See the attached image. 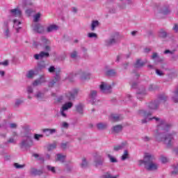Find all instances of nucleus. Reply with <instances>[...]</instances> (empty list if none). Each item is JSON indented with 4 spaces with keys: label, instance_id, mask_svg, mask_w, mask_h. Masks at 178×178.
I'll list each match as a JSON object with an SVG mask.
<instances>
[{
    "label": "nucleus",
    "instance_id": "1",
    "mask_svg": "<svg viewBox=\"0 0 178 178\" xmlns=\"http://www.w3.org/2000/svg\"><path fill=\"white\" fill-rule=\"evenodd\" d=\"M172 126L171 123L161 120H160V124L158 125V130L154 134L156 140L159 142L164 141L168 148L172 147V140H173V134H168V131Z\"/></svg>",
    "mask_w": 178,
    "mask_h": 178
},
{
    "label": "nucleus",
    "instance_id": "2",
    "mask_svg": "<svg viewBox=\"0 0 178 178\" xmlns=\"http://www.w3.org/2000/svg\"><path fill=\"white\" fill-rule=\"evenodd\" d=\"M139 165H144L145 169L148 172H155L158 170L159 165L155 162V156L149 153H145L143 160L138 161Z\"/></svg>",
    "mask_w": 178,
    "mask_h": 178
},
{
    "label": "nucleus",
    "instance_id": "3",
    "mask_svg": "<svg viewBox=\"0 0 178 178\" xmlns=\"http://www.w3.org/2000/svg\"><path fill=\"white\" fill-rule=\"evenodd\" d=\"M137 113L138 115H139V116H142L143 118H144V119L141 120L142 124H145L148 123V122L154 120V119L156 122H159L161 120V118L158 117L149 118V116H152V111H151L140 109L138 111Z\"/></svg>",
    "mask_w": 178,
    "mask_h": 178
},
{
    "label": "nucleus",
    "instance_id": "4",
    "mask_svg": "<svg viewBox=\"0 0 178 178\" xmlns=\"http://www.w3.org/2000/svg\"><path fill=\"white\" fill-rule=\"evenodd\" d=\"M120 41V33L119 32H113L110 38L104 40L105 47H113Z\"/></svg>",
    "mask_w": 178,
    "mask_h": 178
},
{
    "label": "nucleus",
    "instance_id": "5",
    "mask_svg": "<svg viewBox=\"0 0 178 178\" xmlns=\"http://www.w3.org/2000/svg\"><path fill=\"white\" fill-rule=\"evenodd\" d=\"M33 144L34 143L31 136H26L19 143V148H21V149H27V148L33 147Z\"/></svg>",
    "mask_w": 178,
    "mask_h": 178
},
{
    "label": "nucleus",
    "instance_id": "6",
    "mask_svg": "<svg viewBox=\"0 0 178 178\" xmlns=\"http://www.w3.org/2000/svg\"><path fill=\"white\" fill-rule=\"evenodd\" d=\"M99 88L103 94H111L112 92V86L106 82H102Z\"/></svg>",
    "mask_w": 178,
    "mask_h": 178
},
{
    "label": "nucleus",
    "instance_id": "7",
    "mask_svg": "<svg viewBox=\"0 0 178 178\" xmlns=\"http://www.w3.org/2000/svg\"><path fill=\"white\" fill-rule=\"evenodd\" d=\"M11 22H12V19H10L3 22V30L4 37L6 38H9L11 35L10 31L9 30V24Z\"/></svg>",
    "mask_w": 178,
    "mask_h": 178
},
{
    "label": "nucleus",
    "instance_id": "8",
    "mask_svg": "<svg viewBox=\"0 0 178 178\" xmlns=\"http://www.w3.org/2000/svg\"><path fill=\"white\" fill-rule=\"evenodd\" d=\"M78 76H79V78L81 81H86V80H90V77L91 76V74L90 72L86 71V70H79L77 72Z\"/></svg>",
    "mask_w": 178,
    "mask_h": 178
},
{
    "label": "nucleus",
    "instance_id": "9",
    "mask_svg": "<svg viewBox=\"0 0 178 178\" xmlns=\"http://www.w3.org/2000/svg\"><path fill=\"white\" fill-rule=\"evenodd\" d=\"M161 105V102L154 100L146 104V106L150 111H156Z\"/></svg>",
    "mask_w": 178,
    "mask_h": 178
},
{
    "label": "nucleus",
    "instance_id": "10",
    "mask_svg": "<svg viewBox=\"0 0 178 178\" xmlns=\"http://www.w3.org/2000/svg\"><path fill=\"white\" fill-rule=\"evenodd\" d=\"M33 31L35 33H38V34H44L45 32V29L44 28V26L41 25V24H36L33 27Z\"/></svg>",
    "mask_w": 178,
    "mask_h": 178
},
{
    "label": "nucleus",
    "instance_id": "11",
    "mask_svg": "<svg viewBox=\"0 0 178 178\" xmlns=\"http://www.w3.org/2000/svg\"><path fill=\"white\" fill-rule=\"evenodd\" d=\"M104 162L105 159L104 157L102 156H97L94 161L95 168H101V166H104Z\"/></svg>",
    "mask_w": 178,
    "mask_h": 178
},
{
    "label": "nucleus",
    "instance_id": "12",
    "mask_svg": "<svg viewBox=\"0 0 178 178\" xmlns=\"http://www.w3.org/2000/svg\"><path fill=\"white\" fill-rule=\"evenodd\" d=\"M147 95V90L145 87H140L137 91L138 99H144V97Z\"/></svg>",
    "mask_w": 178,
    "mask_h": 178
},
{
    "label": "nucleus",
    "instance_id": "13",
    "mask_svg": "<svg viewBox=\"0 0 178 178\" xmlns=\"http://www.w3.org/2000/svg\"><path fill=\"white\" fill-rule=\"evenodd\" d=\"M47 66H48V64L45 63L44 61H41L38 64L37 67H35V72L40 73V72L44 70V69H47Z\"/></svg>",
    "mask_w": 178,
    "mask_h": 178
},
{
    "label": "nucleus",
    "instance_id": "14",
    "mask_svg": "<svg viewBox=\"0 0 178 178\" xmlns=\"http://www.w3.org/2000/svg\"><path fill=\"white\" fill-rule=\"evenodd\" d=\"M34 58L36 60L44 59V58H49V53L48 51H40L38 54H35Z\"/></svg>",
    "mask_w": 178,
    "mask_h": 178
},
{
    "label": "nucleus",
    "instance_id": "15",
    "mask_svg": "<svg viewBox=\"0 0 178 178\" xmlns=\"http://www.w3.org/2000/svg\"><path fill=\"white\" fill-rule=\"evenodd\" d=\"M10 13L15 17H22V10L19 8L10 10Z\"/></svg>",
    "mask_w": 178,
    "mask_h": 178
},
{
    "label": "nucleus",
    "instance_id": "16",
    "mask_svg": "<svg viewBox=\"0 0 178 178\" xmlns=\"http://www.w3.org/2000/svg\"><path fill=\"white\" fill-rule=\"evenodd\" d=\"M47 80H45V76L44 75H42L40 76L39 79L35 80L33 83V87H37V86H41L42 83H46Z\"/></svg>",
    "mask_w": 178,
    "mask_h": 178
},
{
    "label": "nucleus",
    "instance_id": "17",
    "mask_svg": "<svg viewBox=\"0 0 178 178\" xmlns=\"http://www.w3.org/2000/svg\"><path fill=\"white\" fill-rule=\"evenodd\" d=\"M79 89H74L71 92H70L67 97L70 99V101H72V99H74L77 95H79Z\"/></svg>",
    "mask_w": 178,
    "mask_h": 178
},
{
    "label": "nucleus",
    "instance_id": "18",
    "mask_svg": "<svg viewBox=\"0 0 178 178\" xmlns=\"http://www.w3.org/2000/svg\"><path fill=\"white\" fill-rule=\"evenodd\" d=\"M122 130L123 125L122 124H118L112 127V132L114 133V134L122 133Z\"/></svg>",
    "mask_w": 178,
    "mask_h": 178
},
{
    "label": "nucleus",
    "instance_id": "19",
    "mask_svg": "<svg viewBox=\"0 0 178 178\" xmlns=\"http://www.w3.org/2000/svg\"><path fill=\"white\" fill-rule=\"evenodd\" d=\"M76 111L79 115L84 114V104L79 103L75 106Z\"/></svg>",
    "mask_w": 178,
    "mask_h": 178
},
{
    "label": "nucleus",
    "instance_id": "20",
    "mask_svg": "<svg viewBox=\"0 0 178 178\" xmlns=\"http://www.w3.org/2000/svg\"><path fill=\"white\" fill-rule=\"evenodd\" d=\"M126 145H127V143L126 142L122 143L120 145H115L113 147V151H115V152H118V151H122V149H124Z\"/></svg>",
    "mask_w": 178,
    "mask_h": 178
},
{
    "label": "nucleus",
    "instance_id": "21",
    "mask_svg": "<svg viewBox=\"0 0 178 178\" xmlns=\"http://www.w3.org/2000/svg\"><path fill=\"white\" fill-rule=\"evenodd\" d=\"M42 132L44 133L47 137H49V136L52 134H55L56 133V129H42Z\"/></svg>",
    "mask_w": 178,
    "mask_h": 178
},
{
    "label": "nucleus",
    "instance_id": "22",
    "mask_svg": "<svg viewBox=\"0 0 178 178\" xmlns=\"http://www.w3.org/2000/svg\"><path fill=\"white\" fill-rule=\"evenodd\" d=\"M98 92L95 90H91L89 93V98L92 101V102H95V99L97 98Z\"/></svg>",
    "mask_w": 178,
    "mask_h": 178
},
{
    "label": "nucleus",
    "instance_id": "23",
    "mask_svg": "<svg viewBox=\"0 0 178 178\" xmlns=\"http://www.w3.org/2000/svg\"><path fill=\"white\" fill-rule=\"evenodd\" d=\"M30 173L31 176H41L42 175V170L32 168H31Z\"/></svg>",
    "mask_w": 178,
    "mask_h": 178
},
{
    "label": "nucleus",
    "instance_id": "24",
    "mask_svg": "<svg viewBox=\"0 0 178 178\" xmlns=\"http://www.w3.org/2000/svg\"><path fill=\"white\" fill-rule=\"evenodd\" d=\"M34 97L36 98V99H38V101H42V99L45 98V95L44 92L38 91L34 95Z\"/></svg>",
    "mask_w": 178,
    "mask_h": 178
},
{
    "label": "nucleus",
    "instance_id": "25",
    "mask_svg": "<svg viewBox=\"0 0 178 178\" xmlns=\"http://www.w3.org/2000/svg\"><path fill=\"white\" fill-rule=\"evenodd\" d=\"M111 118L113 120V122H119L123 120V116L119 114H112Z\"/></svg>",
    "mask_w": 178,
    "mask_h": 178
},
{
    "label": "nucleus",
    "instance_id": "26",
    "mask_svg": "<svg viewBox=\"0 0 178 178\" xmlns=\"http://www.w3.org/2000/svg\"><path fill=\"white\" fill-rule=\"evenodd\" d=\"M59 27L56 24H51L47 27V33H52V31H56Z\"/></svg>",
    "mask_w": 178,
    "mask_h": 178
},
{
    "label": "nucleus",
    "instance_id": "27",
    "mask_svg": "<svg viewBox=\"0 0 178 178\" xmlns=\"http://www.w3.org/2000/svg\"><path fill=\"white\" fill-rule=\"evenodd\" d=\"M144 65H145V63L144 61H142L141 59L136 60V62L134 64V67L136 69H140L141 67H144Z\"/></svg>",
    "mask_w": 178,
    "mask_h": 178
},
{
    "label": "nucleus",
    "instance_id": "28",
    "mask_svg": "<svg viewBox=\"0 0 178 178\" xmlns=\"http://www.w3.org/2000/svg\"><path fill=\"white\" fill-rule=\"evenodd\" d=\"M97 27H99V21L98 20L92 21V23L90 25L91 31H95V29H97Z\"/></svg>",
    "mask_w": 178,
    "mask_h": 178
},
{
    "label": "nucleus",
    "instance_id": "29",
    "mask_svg": "<svg viewBox=\"0 0 178 178\" xmlns=\"http://www.w3.org/2000/svg\"><path fill=\"white\" fill-rule=\"evenodd\" d=\"M96 126L98 130H106L108 129V124L105 122L97 123Z\"/></svg>",
    "mask_w": 178,
    "mask_h": 178
},
{
    "label": "nucleus",
    "instance_id": "30",
    "mask_svg": "<svg viewBox=\"0 0 178 178\" xmlns=\"http://www.w3.org/2000/svg\"><path fill=\"white\" fill-rule=\"evenodd\" d=\"M116 74V70L114 69H110L106 72V76H108V77H115Z\"/></svg>",
    "mask_w": 178,
    "mask_h": 178
},
{
    "label": "nucleus",
    "instance_id": "31",
    "mask_svg": "<svg viewBox=\"0 0 178 178\" xmlns=\"http://www.w3.org/2000/svg\"><path fill=\"white\" fill-rule=\"evenodd\" d=\"M118 177H119V175H113L111 174V172H106L102 176V178H118Z\"/></svg>",
    "mask_w": 178,
    "mask_h": 178
},
{
    "label": "nucleus",
    "instance_id": "32",
    "mask_svg": "<svg viewBox=\"0 0 178 178\" xmlns=\"http://www.w3.org/2000/svg\"><path fill=\"white\" fill-rule=\"evenodd\" d=\"M65 159H66V156L62 155L60 154H56V161L64 163Z\"/></svg>",
    "mask_w": 178,
    "mask_h": 178
},
{
    "label": "nucleus",
    "instance_id": "33",
    "mask_svg": "<svg viewBox=\"0 0 178 178\" xmlns=\"http://www.w3.org/2000/svg\"><path fill=\"white\" fill-rule=\"evenodd\" d=\"M161 13L163 15H169L170 13V9H169V6H166L161 8Z\"/></svg>",
    "mask_w": 178,
    "mask_h": 178
},
{
    "label": "nucleus",
    "instance_id": "34",
    "mask_svg": "<svg viewBox=\"0 0 178 178\" xmlns=\"http://www.w3.org/2000/svg\"><path fill=\"white\" fill-rule=\"evenodd\" d=\"M72 106L73 103H72L71 102H68L63 104L61 108L63 109V111H67L68 109H70V108H72Z\"/></svg>",
    "mask_w": 178,
    "mask_h": 178
},
{
    "label": "nucleus",
    "instance_id": "35",
    "mask_svg": "<svg viewBox=\"0 0 178 178\" xmlns=\"http://www.w3.org/2000/svg\"><path fill=\"white\" fill-rule=\"evenodd\" d=\"M41 41H42V44L43 45H50L51 44V40L46 38L45 36L41 37Z\"/></svg>",
    "mask_w": 178,
    "mask_h": 178
},
{
    "label": "nucleus",
    "instance_id": "36",
    "mask_svg": "<svg viewBox=\"0 0 178 178\" xmlns=\"http://www.w3.org/2000/svg\"><path fill=\"white\" fill-rule=\"evenodd\" d=\"M156 101H159L160 104L161 102H166L168 101V96H166L165 95H159V100H156Z\"/></svg>",
    "mask_w": 178,
    "mask_h": 178
},
{
    "label": "nucleus",
    "instance_id": "37",
    "mask_svg": "<svg viewBox=\"0 0 178 178\" xmlns=\"http://www.w3.org/2000/svg\"><path fill=\"white\" fill-rule=\"evenodd\" d=\"M158 88H158V86L156 85H155V84H150V85H149L147 90L150 92H152L154 91H156V90H158Z\"/></svg>",
    "mask_w": 178,
    "mask_h": 178
},
{
    "label": "nucleus",
    "instance_id": "38",
    "mask_svg": "<svg viewBox=\"0 0 178 178\" xmlns=\"http://www.w3.org/2000/svg\"><path fill=\"white\" fill-rule=\"evenodd\" d=\"M159 37L160 38H166L168 37V33L163 29H161L159 32Z\"/></svg>",
    "mask_w": 178,
    "mask_h": 178
},
{
    "label": "nucleus",
    "instance_id": "39",
    "mask_svg": "<svg viewBox=\"0 0 178 178\" xmlns=\"http://www.w3.org/2000/svg\"><path fill=\"white\" fill-rule=\"evenodd\" d=\"M88 166V162L87 161V159L86 158H83L82 163H81V168H82V169H87Z\"/></svg>",
    "mask_w": 178,
    "mask_h": 178
},
{
    "label": "nucleus",
    "instance_id": "40",
    "mask_svg": "<svg viewBox=\"0 0 178 178\" xmlns=\"http://www.w3.org/2000/svg\"><path fill=\"white\" fill-rule=\"evenodd\" d=\"M46 168L47 169L48 172H51V173H53V175L56 174V169L55 168V167H54L52 165H47L46 166Z\"/></svg>",
    "mask_w": 178,
    "mask_h": 178
},
{
    "label": "nucleus",
    "instance_id": "41",
    "mask_svg": "<svg viewBox=\"0 0 178 178\" xmlns=\"http://www.w3.org/2000/svg\"><path fill=\"white\" fill-rule=\"evenodd\" d=\"M129 159V151L127 149L124 150V153L121 156V161H126Z\"/></svg>",
    "mask_w": 178,
    "mask_h": 178
},
{
    "label": "nucleus",
    "instance_id": "42",
    "mask_svg": "<svg viewBox=\"0 0 178 178\" xmlns=\"http://www.w3.org/2000/svg\"><path fill=\"white\" fill-rule=\"evenodd\" d=\"M59 73H60V69H58V70L56 71V76L54 80H55L57 83L60 80V76L59 75Z\"/></svg>",
    "mask_w": 178,
    "mask_h": 178
},
{
    "label": "nucleus",
    "instance_id": "43",
    "mask_svg": "<svg viewBox=\"0 0 178 178\" xmlns=\"http://www.w3.org/2000/svg\"><path fill=\"white\" fill-rule=\"evenodd\" d=\"M13 166L15 168V169H23L24 168H26V164H19L17 163H15Z\"/></svg>",
    "mask_w": 178,
    "mask_h": 178
},
{
    "label": "nucleus",
    "instance_id": "44",
    "mask_svg": "<svg viewBox=\"0 0 178 178\" xmlns=\"http://www.w3.org/2000/svg\"><path fill=\"white\" fill-rule=\"evenodd\" d=\"M171 174L174 176H176V175H178V164L173 165V170L171 172Z\"/></svg>",
    "mask_w": 178,
    "mask_h": 178
},
{
    "label": "nucleus",
    "instance_id": "45",
    "mask_svg": "<svg viewBox=\"0 0 178 178\" xmlns=\"http://www.w3.org/2000/svg\"><path fill=\"white\" fill-rule=\"evenodd\" d=\"M56 148V143H54L47 146V151H52Z\"/></svg>",
    "mask_w": 178,
    "mask_h": 178
},
{
    "label": "nucleus",
    "instance_id": "46",
    "mask_svg": "<svg viewBox=\"0 0 178 178\" xmlns=\"http://www.w3.org/2000/svg\"><path fill=\"white\" fill-rule=\"evenodd\" d=\"M4 144L6 145H8V144H16V140L13 138H10Z\"/></svg>",
    "mask_w": 178,
    "mask_h": 178
},
{
    "label": "nucleus",
    "instance_id": "47",
    "mask_svg": "<svg viewBox=\"0 0 178 178\" xmlns=\"http://www.w3.org/2000/svg\"><path fill=\"white\" fill-rule=\"evenodd\" d=\"M40 17H41V14L40 13H38L33 16V22H35V23H37L38 22H39Z\"/></svg>",
    "mask_w": 178,
    "mask_h": 178
},
{
    "label": "nucleus",
    "instance_id": "48",
    "mask_svg": "<svg viewBox=\"0 0 178 178\" xmlns=\"http://www.w3.org/2000/svg\"><path fill=\"white\" fill-rule=\"evenodd\" d=\"M26 77L27 79H33V77H34V71L29 70L26 74Z\"/></svg>",
    "mask_w": 178,
    "mask_h": 178
},
{
    "label": "nucleus",
    "instance_id": "49",
    "mask_svg": "<svg viewBox=\"0 0 178 178\" xmlns=\"http://www.w3.org/2000/svg\"><path fill=\"white\" fill-rule=\"evenodd\" d=\"M88 38H98V35L95 33H88Z\"/></svg>",
    "mask_w": 178,
    "mask_h": 178
},
{
    "label": "nucleus",
    "instance_id": "50",
    "mask_svg": "<svg viewBox=\"0 0 178 178\" xmlns=\"http://www.w3.org/2000/svg\"><path fill=\"white\" fill-rule=\"evenodd\" d=\"M108 158H109L110 162H111L112 163H116L118 162V159L112 156L111 154L108 155Z\"/></svg>",
    "mask_w": 178,
    "mask_h": 178
},
{
    "label": "nucleus",
    "instance_id": "51",
    "mask_svg": "<svg viewBox=\"0 0 178 178\" xmlns=\"http://www.w3.org/2000/svg\"><path fill=\"white\" fill-rule=\"evenodd\" d=\"M42 137H44V135L42 134H34V139L36 140L37 141H40V138H42Z\"/></svg>",
    "mask_w": 178,
    "mask_h": 178
},
{
    "label": "nucleus",
    "instance_id": "52",
    "mask_svg": "<svg viewBox=\"0 0 178 178\" xmlns=\"http://www.w3.org/2000/svg\"><path fill=\"white\" fill-rule=\"evenodd\" d=\"M56 81L55 79H51L48 84V87L49 88H52L55 86V84H56Z\"/></svg>",
    "mask_w": 178,
    "mask_h": 178
},
{
    "label": "nucleus",
    "instance_id": "53",
    "mask_svg": "<svg viewBox=\"0 0 178 178\" xmlns=\"http://www.w3.org/2000/svg\"><path fill=\"white\" fill-rule=\"evenodd\" d=\"M66 111L67 110H63V108H61L60 110V114L61 115V116H63V118H67V114H66Z\"/></svg>",
    "mask_w": 178,
    "mask_h": 178
},
{
    "label": "nucleus",
    "instance_id": "54",
    "mask_svg": "<svg viewBox=\"0 0 178 178\" xmlns=\"http://www.w3.org/2000/svg\"><path fill=\"white\" fill-rule=\"evenodd\" d=\"M70 58H72V59H76V58H77V51H73L72 52H71Z\"/></svg>",
    "mask_w": 178,
    "mask_h": 178
},
{
    "label": "nucleus",
    "instance_id": "55",
    "mask_svg": "<svg viewBox=\"0 0 178 178\" xmlns=\"http://www.w3.org/2000/svg\"><path fill=\"white\" fill-rule=\"evenodd\" d=\"M56 69L55 68V66L51 65L48 68L49 73H55Z\"/></svg>",
    "mask_w": 178,
    "mask_h": 178
},
{
    "label": "nucleus",
    "instance_id": "56",
    "mask_svg": "<svg viewBox=\"0 0 178 178\" xmlns=\"http://www.w3.org/2000/svg\"><path fill=\"white\" fill-rule=\"evenodd\" d=\"M14 25L13 27H19V24H22V22H20V21L17 20V19H13V20Z\"/></svg>",
    "mask_w": 178,
    "mask_h": 178
},
{
    "label": "nucleus",
    "instance_id": "57",
    "mask_svg": "<svg viewBox=\"0 0 178 178\" xmlns=\"http://www.w3.org/2000/svg\"><path fill=\"white\" fill-rule=\"evenodd\" d=\"M61 127H63V129H69V123L66 122H63L61 123Z\"/></svg>",
    "mask_w": 178,
    "mask_h": 178
},
{
    "label": "nucleus",
    "instance_id": "58",
    "mask_svg": "<svg viewBox=\"0 0 178 178\" xmlns=\"http://www.w3.org/2000/svg\"><path fill=\"white\" fill-rule=\"evenodd\" d=\"M44 49L46 52H49L51 51V46H49V44H45L44 47Z\"/></svg>",
    "mask_w": 178,
    "mask_h": 178
},
{
    "label": "nucleus",
    "instance_id": "59",
    "mask_svg": "<svg viewBox=\"0 0 178 178\" xmlns=\"http://www.w3.org/2000/svg\"><path fill=\"white\" fill-rule=\"evenodd\" d=\"M142 140L145 143H148V141H151V138H149L148 136H143V137H142Z\"/></svg>",
    "mask_w": 178,
    "mask_h": 178
},
{
    "label": "nucleus",
    "instance_id": "60",
    "mask_svg": "<svg viewBox=\"0 0 178 178\" xmlns=\"http://www.w3.org/2000/svg\"><path fill=\"white\" fill-rule=\"evenodd\" d=\"M33 12H34V10H33V9H27V10H26V14L29 17H30V16H31V13H33Z\"/></svg>",
    "mask_w": 178,
    "mask_h": 178
},
{
    "label": "nucleus",
    "instance_id": "61",
    "mask_svg": "<svg viewBox=\"0 0 178 178\" xmlns=\"http://www.w3.org/2000/svg\"><path fill=\"white\" fill-rule=\"evenodd\" d=\"M68 144H69V143H67V142L61 143L62 149H66V148H67Z\"/></svg>",
    "mask_w": 178,
    "mask_h": 178
},
{
    "label": "nucleus",
    "instance_id": "62",
    "mask_svg": "<svg viewBox=\"0 0 178 178\" xmlns=\"http://www.w3.org/2000/svg\"><path fill=\"white\" fill-rule=\"evenodd\" d=\"M0 65H2L3 66H9V60H6L4 62H0Z\"/></svg>",
    "mask_w": 178,
    "mask_h": 178
},
{
    "label": "nucleus",
    "instance_id": "63",
    "mask_svg": "<svg viewBox=\"0 0 178 178\" xmlns=\"http://www.w3.org/2000/svg\"><path fill=\"white\" fill-rule=\"evenodd\" d=\"M27 92H28V94H33V87L28 86L27 87Z\"/></svg>",
    "mask_w": 178,
    "mask_h": 178
},
{
    "label": "nucleus",
    "instance_id": "64",
    "mask_svg": "<svg viewBox=\"0 0 178 178\" xmlns=\"http://www.w3.org/2000/svg\"><path fill=\"white\" fill-rule=\"evenodd\" d=\"M23 103V100L18 99L15 102V106H19V105H22Z\"/></svg>",
    "mask_w": 178,
    "mask_h": 178
}]
</instances>
